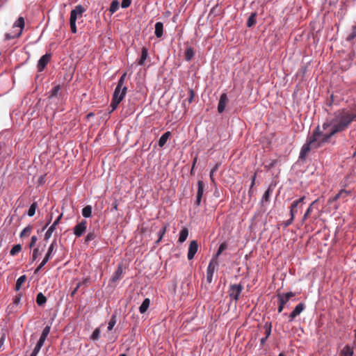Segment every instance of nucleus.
Returning <instances> with one entry per match:
<instances>
[{"label": "nucleus", "instance_id": "nucleus-1", "mask_svg": "<svg viewBox=\"0 0 356 356\" xmlns=\"http://www.w3.org/2000/svg\"><path fill=\"white\" fill-rule=\"evenodd\" d=\"M328 120L334 125V130L332 133H340L346 130L356 120V113L347 109H339L334 113L332 118Z\"/></svg>", "mask_w": 356, "mask_h": 356}, {"label": "nucleus", "instance_id": "nucleus-2", "mask_svg": "<svg viewBox=\"0 0 356 356\" xmlns=\"http://www.w3.org/2000/svg\"><path fill=\"white\" fill-rule=\"evenodd\" d=\"M334 130V125L327 119L325 122L323 123L322 127L318 125L313 131L312 134H317L316 138L320 141V143L322 145H323L326 143H328L330 138L337 134L332 133Z\"/></svg>", "mask_w": 356, "mask_h": 356}, {"label": "nucleus", "instance_id": "nucleus-3", "mask_svg": "<svg viewBox=\"0 0 356 356\" xmlns=\"http://www.w3.org/2000/svg\"><path fill=\"white\" fill-rule=\"evenodd\" d=\"M316 135L317 134H312L307 138V142L302 145L300 149L299 155L300 160H305L312 149H317L323 145L316 138Z\"/></svg>", "mask_w": 356, "mask_h": 356}, {"label": "nucleus", "instance_id": "nucleus-4", "mask_svg": "<svg viewBox=\"0 0 356 356\" xmlns=\"http://www.w3.org/2000/svg\"><path fill=\"white\" fill-rule=\"evenodd\" d=\"M127 87H123V88H115L113 95V99L111 103V106L112 107V109L110 111V113L113 112L114 110L117 108L119 104L124 99L127 93Z\"/></svg>", "mask_w": 356, "mask_h": 356}, {"label": "nucleus", "instance_id": "nucleus-5", "mask_svg": "<svg viewBox=\"0 0 356 356\" xmlns=\"http://www.w3.org/2000/svg\"><path fill=\"white\" fill-rule=\"evenodd\" d=\"M50 330H51L50 325H47L43 329L42 332L40 335V337L38 341L37 342V343L30 356H37V355L38 354L41 348L44 345V343L50 332Z\"/></svg>", "mask_w": 356, "mask_h": 356}, {"label": "nucleus", "instance_id": "nucleus-6", "mask_svg": "<svg viewBox=\"0 0 356 356\" xmlns=\"http://www.w3.org/2000/svg\"><path fill=\"white\" fill-rule=\"evenodd\" d=\"M19 28V31L15 33L14 35H11L10 33H6L5 35V39L6 40H11V39H13V38H19L21 34H22V29H24V17H19L17 21L15 22V24H13V29L15 28Z\"/></svg>", "mask_w": 356, "mask_h": 356}, {"label": "nucleus", "instance_id": "nucleus-7", "mask_svg": "<svg viewBox=\"0 0 356 356\" xmlns=\"http://www.w3.org/2000/svg\"><path fill=\"white\" fill-rule=\"evenodd\" d=\"M243 289L241 284H232L229 289V296L231 299L237 302L239 299L240 295Z\"/></svg>", "mask_w": 356, "mask_h": 356}, {"label": "nucleus", "instance_id": "nucleus-8", "mask_svg": "<svg viewBox=\"0 0 356 356\" xmlns=\"http://www.w3.org/2000/svg\"><path fill=\"white\" fill-rule=\"evenodd\" d=\"M352 196L351 191H346L345 189H341L339 191V193L332 198H330L328 200V203H332V202H335L338 200H341L343 202H346L348 200V197Z\"/></svg>", "mask_w": 356, "mask_h": 356}, {"label": "nucleus", "instance_id": "nucleus-9", "mask_svg": "<svg viewBox=\"0 0 356 356\" xmlns=\"http://www.w3.org/2000/svg\"><path fill=\"white\" fill-rule=\"evenodd\" d=\"M218 265V262L216 259H212L207 267V280L209 283L212 282L213 273L216 270V267Z\"/></svg>", "mask_w": 356, "mask_h": 356}, {"label": "nucleus", "instance_id": "nucleus-10", "mask_svg": "<svg viewBox=\"0 0 356 356\" xmlns=\"http://www.w3.org/2000/svg\"><path fill=\"white\" fill-rule=\"evenodd\" d=\"M85 11L83 7L81 5H78L73 9L70 13V22L76 23L78 17H81L82 14Z\"/></svg>", "mask_w": 356, "mask_h": 356}, {"label": "nucleus", "instance_id": "nucleus-11", "mask_svg": "<svg viewBox=\"0 0 356 356\" xmlns=\"http://www.w3.org/2000/svg\"><path fill=\"white\" fill-rule=\"evenodd\" d=\"M305 199V196H302V197L299 198L298 200H296L293 201L289 209H290V216L292 218H295L296 214L298 213L297 208L300 206L301 207L304 202V200Z\"/></svg>", "mask_w": 356, "mask_h": 356}, {"label": "nucleus", "instance_id": "nucleus-12", "mask_svg": "<svg viewBox=\"0 0 356 356\" xmlns=\"http://www.w3.org/2000/svg\"><path fill=\"white\" fill-rule=\"evenodd\" d=\"M87 227V221L82 220L74 227V234L76 236L80 237L86 232Z\"/></svg>", "mask_w": 356, "mask_h": 356}, {"label": "nucleus", "instance_id": "nucleus-13", "mask_svg": "<svg viewBox=\"0 0 356 356\" xmlns=\"http://www.w3.org/2000/svg\"><path fill=\"white\" fill-rule=\"evenodd\" d=\"M305 309V305L303 302H300L297 305L293 312L289 316V321L292 322L296 317L300 315Z\"/></svg>", "mask_w": 356, "mask_h": 356}, {"label": "nucleus", "instance_id": "nucleus-14", "mask_svg": "<svg viewBox=\"0 0 356 356\" xmlns=\"http://www.w3.org/2000/svg\"><path fill=\"white\" fill-rule=\"evenodd\" d=\"M51 57V55L50 54H46L40 58L38 63V70L39 72L44 70L48 63L50 61Z\"/></svg>", "mask_w": 356, "mask_h": 356}, {"label": "nucleus", "instance_id": "nucleus-15", "mask_svg": "<svg viewBox=\"0 0 356 356\" xmlns=\"http://www.w3.org/2000/svg\"><path fill=\"white\" fill-rule=\"evenodd\" d=\"M198 250V244L196 241H191L188 247L187 257L188 260H191L194 258L195 254L197 253Z\"/></svg>", "mask_w": 356, "mask_h": 356}, {"label": "nucleus", "instance_id": "nucleus-16", "mask_svg": "<svg viewBox=\"0 0 356 356\" xmlns=\"http://www.w3.org/2000/svg\"><path fill=\"white\" fill-rule=\"evenodd\" d=\"M228 97L226 93H222L220 95L218 104V111L220 113H222L224 112L226 105L228 103Z\"/></svg>", "mask_w": 356, "mask_h": 356}, {"label": "nucleus", "instance_id": "nucleus-17", "mask_svg": "<svg viewBox=\"0 0 356 356\" xmlns=\"http://www.w3.org/2000/svg\"><path fill=\"white\" fill-rule=\"evenodd\" d=\"M204 182L201 180L197 181V191L196 196L195 204L196 206H200L202 200V197L204 193Z\"/></svg>", "mask_w": 356, "mask_h": 356}, {"label": "nucleus", "instance_id": "nucleus-18", "mask_svg": "<svg viewBox=\"0 0 356 356\" xmlns=\"http://www.w3.org/2000/svg\"><path fill=\"white\" fill-rule=\"evenodd\" d=\"M188 97L183 102L185 112L188 110L189 105L193 102L195 97V92L192 88H188Z\"/></svg>", "mask_w": 356, "mask_h": 356}, {"label": "nucleus", "instance_id": "nucleus-19", "mask_svg": "<svg viewBox=\"0 0 356 356\" xmlns=\"http://www.w3.org/2000/svg\"><path fill=\"white\" fill-rule=\"evenodd\" d=\"M353 348L349 345H346L340 351L339 356H353Z\"/></svg>", "mask_w": 356, "mask_h": 356}, {"label": "nucleus", "instance_id": "nucleus-20", "mask_svg": "<svg viewBox=\"0 0 356 356\" xmlns=\"http://www.w3.org/2000/svg\"><path fill=\"white\" fill-rule=\"evenodd\" d=\"M123 274V268L122 265H119L115 271L113 277H112V281L115 282L121 279L122 275Z\"/></svg>", "mask_w": 356, "mask_h": 356}, {"label": "nucleus", "instance_id": "nucleus-21", "mask_svg": "<svg viewBox=\"0 0 356 356\" xmlns=\"http://www.w3.org/2000/svg\"><path fill=\"white\" fill-rule=\"evenodd\" d=\"M318 199H316V200L313 201L311 204L309 205V207H308V209H307L306 212L305 213L304 216H303V218H302V221H305L308 217L310 216V214L312 213L313 209H314L315 207V205L317 204V202H318Z\"/></svg>", "mask_w": 356, "mask_h": 356}, {"label": "nucleus", "instance_id": "nucleus-22", "mask_svg": "<svg viewBox=\"0 0 356 356\" xmlns=\"http://www.w3.org/2000/svg\"><path fill=\"white\" fill-rule=\"evenodd\" d=\"M154 33L157 38L162 37L163 34V25L162 22H158L155 24Z\"/></svg>", "mask_w": 356, "mask_h": 356}, {"label": "nucleus", "instance_id": "nucleus-23", "mask_svg": "<svg viewBox=\"0 0 356 356\" xmlns=\"http://www.w3.org/2000/svg\"><path fill=\"white\" fill-rule=\"evenodd\" d=\"M170 135V131H166L165 133H164L159 140V146L161 147H163L165 145L168 140L169 139Z\"/></svg>", "mask_w": 356, "mask_h": 356}, {"label": "nucleus", "instance_id": "nucleus-24", "mask_svg": "<svg viewBox=\"0 0 356 356\" xmlns=\"http://www.w3.org/2000/svg\"><path fill=\"white\" fill-rule=\"evenodd\" d=\"M278 300H279V306L277 308L278 313H281L284 307V305L288 302L287 300H286L283 296H282L280 294L277 295Z\"/></svg>", "mask_w": 356, "mask_h": 356}, {"label": "nucleus", "instance_id": "nucleus-25", "mask_svg": "<svg viewBox=\"0 0 356 356\" xmlns=\"http://www.w3.org/2000/svg\"><path fill=\"white\" fill-rule=\"evenodd\" d=\"M188 235V229L186 227L183 228L180 231L178 241L181 243H184L186 240Z\"/></svg>", "mask_w": 356, "mask_h": 356}, {"label": "nucleus", "instance_id": "nucleus-26", "mask_svg": "<svg viewBox=\"0 0 356 356\" xmlns=\"http://www.w3.org/2000/svg\"><path fill=\"white\" fill-rule=\"evenodd\" d=\"M150 300L149 298H145L141 305L139 307V312L141 314H144L147 310L148 307H149Z\"/></svg>", "mask_w": 356, "mask_h": 356}, {"label": "nucleus", "instance_id": "nucleus-27", "mask_svg": "<svg viewBox=\"0 0 356 356\" xmlns=\"http://www.w3.org/2000/svg\"><path fill=\"white\" fill-rule=\"evenodd\" d=\"M57 243L56 240H54L50 246L49 247L48 251L44 257V258L47 259H50L51 257L52 252H54V249L56 248Z\"/></svg>", "mask_w": 356, "mask_h": 356}, {"label": "nucleus", "instance_id": "nucleus-28", "mask_svg": "<svg viewBox=\"0 0 356 356\" xmlns=\"http://www.w3.org/2000/svg\"><path fill=\"white\" fill-rule=\"evenodd\" d=\"M147 55H148L147 49L146 47H143L142 48V51H141V56L138 61V64L140 65H143L145 63V61L147 59Z\"/></svg>", "mask_w": 356, "mask_h": 356}, {"label": "nucleus", "instance_id": "nucleus-29", "mask_svg": "<svg viewBox=\"0 0 356 356\" xmlns=\"http://www.w3.org/2000/svg\"><path fill=\"white\" fill-rule=\"evenodd\" d=\"M47 302V298L42 294V293H38L36 296V302L39 306H43Z\"/></svg>", "mask_w": 356, "mask_h": 356}, {"label": "nucleus", "instance_id": "nucleus-30", "mask_svg": "<svg viewBox=\"0 0 356 356\" xmlns=\"http://www.w3.org/2000/svg\"><path fill=\"white\" fill-rule=\"evenodd\" d=\"M256 17L257 13H252L250 16L248 17L247 21V26L248 27H252L256 24Z\"/></svg>", "mask_w": 356, "mask_h": 356}, {"label": "nucleus", "instance_id": "nucleus-31", "mask_svg": "<svg viewBox=\"0 0 356 356\" xmlns=\"http://www.w3.org/2000/svg\"><path fill=\"white\" fill-rule=\"evenodd\" d=\"M26 280V275H22L20 276L16 282L15 284V290L19 291L22 286V285L25 282Z\"/></svg>", "mask_w": 356, "mask_h": 356}, {"label": "nucleus", "instance_id": "nucleus-32", "mask_svg": "<svg viewBox=\"0 0 356 356\" xmlns=\"http://www.w3.org/2000/svg\"><path fill=\"white\" fill-rule=\"evenodd\" d=\"M116 322H117V316L115 314H113L111 317V319L108 322V331H111L113 330V327L116 324Z\"/></svg>", "mask_w": 356, "mask_h": 356}, {"label": "nucleus", "instance_id": "nucleus-33", "mask_svg": "<svg viewBox=\"0 0 356 356\" xmlns=\"http://www.w3.org/2000/svg\"><path fill=\"white\" fill-rule=\"evenodd\" d=\"M185 59L187 61H190L194 56V51L192 47H188L185 51Z\"/></svg>", "mask_w": 356, "mask_h": 356}, {"label": "nucleus", "instance_id": "nucleus-34", "mask_svg": "<svg viewBox=\"0 0 356 356\" xmlns=\"http://www.w3.org/2000/svg\"><path fill=\"white\" fill-rule=\"evenodd\" d=\"M91 214H92V207H91V206L88 205V206L85 207L82 209V215H83V217L89 218V217L91 216Z\"/></svg>", "mask_w": 356, "mask_h": 356}, {"label": "nucleus", "instance_id": "nucleus-35", "mask_svg": "<svg viewBox=\"0 0 356 356\" xmlns=\"http://www.w3.org/2000/svg\"><path fill=\"white\" fill-rule=\"evenodd\" d=\"M227 248V244L224 242V243H222L219 248H218V250L215 255V257L213 258V259H216L221 254V253Z\"/></svg>", "mask_w": 356, "mask_h": 356}, {"label": "nucleus", "instance_id": "nucleus-36", "mask_svg": "<svg viewBox=\"0 0 356 356\" xmlns=\"http://www.w3.org/2000/svg\"><path fill=\"white\" fill-rule=\"evenodd\" d=\"M265 330V337L268 338L271 334L272 325L271 323L266 322L264 325Z\"/></svg>", "mask_w": 356, "mask_h": 356}, {"label": "nucleus", "instance_id": "nucleus-37", "mask_svg": "<svg viewBox=\"0 0 356 356\" xmlns=\"http://www.w3.org/2000/svg\"><path fill=\"white\" fill-rule=\"evenodd\" d=\"M22 250V245L20 244L15 245L10 251V254L12 256L17 254Z\"/></svg>", "mask_w": 356, "mask_h": 356}, {"label": "nucleus", "instance_id": "nucleus-38", "mask_svg": "<svg viewBox=\"0 0 356 356\" xmlns=\"http://www.w3.org/2000/svg\"><path fill=\"white\" fill-rule=\"evenodd\" d=\"M100 332H101L100 329H99V327L96 328V329L93 331V332H92V335H91V337H90V339H91L92 340H93V341H97V340H98V339H99Z\"/></svg>", "mask_w": 356, "mask_h": 356}, {"label": "nucleus", "instance_id": "nucleus-39", "mask_svg": "<svg viewBox=\"0 0 356 356\" xmlns=\"http://www.w3.org/2000/svg\"><path fill=\"white\" fill-rule=\"evenodd\" d=\"M32 230L31 226L26 227L20 233V237L23 238L24 236H29Z\"/></svg>", "mask_w": 356, "mask_h": 356}, {"label": "nucleus", "instance_id": "nucleus-40", "mask_svg": "<svg viewBox=\"0 0 356 356\" xmlns=\"http://www.w3.org/2000/svg\"><path fill=\"white\" fill-rule=\"evenodd\" d=\"M38 207V204L37 202H33L31 207H29V211H28V215L29 216H34L35 213V210H36V208Z\"/></svg>", "mask_w": 356, "mask_h": 356}, {"label": "nucleus", "instance_id": "nucleus-41", "mask_svg": "<svg viewBox=\"0 0 356 356\" xmlns=\"http://www.w3.org/2000/svg\"><path fill=\"white\" fill-rule=\"evenodd\" d=\"M166 229H167V225H164L161 229L160 231L158 233V235H159V238L158 240L156 241V243H159L161 240L162 239L163 235L165 234V232H166Z\"/></svg>", "mask_w": 356, "mask_h": 356}, {"label": "nucleus", "instance_id": "nucleus-42", "mask_svg": "<svg viewBox=\"0 0 356 356\" xmlns=\"http://www.w3.org/2000/svg\"><path fill=\"white\" fill-rule=\"evenodd\" d=\"M126 76H127V73H124L121 76V77L120 78V79H119V81L118 82V85H117L116 88H123V87H125L124 86V81H125Z\"/></svg>", "mask_w": 356, "mask_h": 356}, {"label": "nucleus", "instance_id": "nucleus-43", "mask_svg": "<svg viewBox=\"0 0 356 356\" xmlns=\"http://www.w3.org/2000/svg\"><path fill=\"white\" fill-rule=\"evenodd\" d=\"M273 191L270 188H268L262 197V202H268L269 201L270 195L272 193Z\"/></svg>", "mask_w": 356, "mask_h": 356}, {"label": "nucleus", "instance_id": "nucleus-44", "mask_svg": "<svg viewBox=\"0 0 356 356\" xmlns=\"http://www.w3.org/2000/svg\"><path fill=\"white\" fill-rule=\"evenodd\" d=\"M119 8V3L117 1H112V3H111V6H110V11L111 13H114L115 12L117 11V10Z\"/></svg>", "mask_w": 356, "mask_h": 356}, {"label": "nucleus", "instance_id": "nucleus-45", "mask_svg": "<svg viewBox=\"0 0 356 356\" xmlns=\"http://www.w3.org/2000/svg\"><path fill=\"white\" fill-rule=\"evenodd\" d=\"M54 230V226H50L44 234V240L47 241L50 238Z\"/></svg>", "mask_w": 356, "mask_h": 356}, {"label": "nucleus", "instance_id": "nucleus-46", "mask_svg": "<svg viewBox=\"0 0 356 356\" xmlns=\"http://www.w3.org/2000/svg\"><path fill=\"white\" fill-rule=\"evenodd\" d=\"M356 37V25L353 26L351 29L350 33L347 37V40H352Z\"/></svg>", "mask_w": 356, "mask_h": 356}, {"label": "nucleus", "instance_id": "nucleus-47", "mask_svg": "<svg viewBox=\"0 0 356 356\" xmlns=\"http://www.w3.org/2000/svg\"><path fill=\"white\" fill-rule=\"evenodd\" d=\"M48 261H49V259L44 258L40 264V265L35 270L34 273L37 274L43 268V266L47 263Z\"/></svg>", "mask_w": 356, "mask_h": 356}, {"label": "nucleus", "instance_id": "nucleus-48", "mask_svg": "<svg viewBox=\"0 0 356 356\" xmlns=\"http://www.w3.org/2000/svg\"><path fill=\"white\" fill-rule=\"evenodd\" d=\"M60 89V88L59 85L54 86L52 88L51 91V95L50 96L51 97H56L58 95V93Z\"/></svg>", "mask_w": 356, "mask_h": 356}, {"label": "nucleus", "instance_id": "nucleus-49", "mask_svg": "<svg viewBox=\"0 0 356 356\" xmlns=\"http://www.w3.org/2000/svg\"><path fill=\"white\" fill-rule=\"evenodd\" d=\"M95 238V234L94 232H90L87 234L85 241L86 243H88L90 241H92Z\"/></svg>", "mask_w": 356, "mask_h": 356}, {"label": "nucleus", "instance_id": "nucleus-50", "mask_svg": "<svg viewBox=\"0 0 356 356\" xmlns=\"http://www.w3.org/2000/svg\"><path fill=\"white\" fill-rule=\"evenodd\" d=\"M41 254V252L39 251V249L38 248H35L33 251V254H32V261H34L35 260H36V259L38 258V257L39 255Z\"/></svg>", "mask_w": 356, "mask_h": 356}, {"label": "nucleus", "instance_id": "nucleus-51", "mask_svg": "<svg viewBox=\"0 0 356 356\" xmlns=\"http://www.w3.org/2000/svg\"><path fill=\"white\" fill-rule=\"evenodd\" d=\"M282 296H283L287 301L289 300V299L295 296V293L293 292H288L286 293H282L280 294Z\"/></svg>", "mask_w": 356, "mask_h": 356}, {"label": "nucleus", "instance_id": "nucleus-52", "mask_svg": "<svg viewBox=\"0 0 356 356\" xmlns=\"http://www.w3.org/2000/svg\"><path fill=\"white\" fill-rule=\"evenodd\" d=\"M255 179H256V173H254V175L251 178L252 183H251V186H250V188L248 191L249 195H251L253 192L252 188H253V186L254 185Z\"/></svg>", "mask_w": 356, "mask_h": 356}, {"label": "nucleus", "instance_id": "nucleus-53", "mask_svg": "<svg viewBox=\"0 0 356 356\" xmlns=\"http://www.w3.org/2000/svg\"><path fill=\"white\" fill-rule=\"evenodd\" d=\"M131 0H122L121 3V6L123 8H127L131 5Z\"/></svg>", "mask_w": 356, "mask_h": 356}, {"label": "nucleus", "instance_id": "nucleus-54", "mask_svg": "<svg viewBox=\"0 0 356 356\" xmlns=\"http://www.w3.org/2000/svg\"><path fill=\"white\" fill-rule=\"evenodd\" d=\"M38 240V238L37 236H33L31 237V243L29 244V248H32L33 246H35V243H36V241Z\"/></svg>", "mask_w": 356, "mask_h": 356}, {"label": "nucleus", "instance_id": "nucleus-55", "mask_svg": "<svg viewBox=\"0 0 356 356\" xmlns=\"http://www.w3.org/2000/svg\"><path fill=\"white\" fill-rule=\"evenodd\" d=\"M293 220H294V218H292V217L291 216V218H290L289 220H286V221H284V222H283L284 226L285 227H286L289 226L291 224H292V222H293Z\"/></svg>", "mask_w": 356, "mask_h": 356}, {"label": "nucleus", "instance_id": "nucleus-56", "mask_svg": "<svg viewBox=\"0 0 356 356\" xmlns=\"http://www.w3.org/2000/svg\"><path fill=\"white\" fill-rule=\"evenodd\" d=\"M70 29H71L72 32L73 33H76V23H74V22H70Z\"/></svg>", "mask_w": 356, "mask_h": 356}, {"label": "nucleus", "instance_id": "nucleus-57", "mask_svg": "<svg viewBox=\"0 0 356 356\" xmlns=\"http://www.w3.org/2000/svg\"><path fill=\"white\" fill-rule=\"evenodd\" d=\"M62 217H63V214H60L51 226H54V228L56 229V225L59 223Z\"/></svg>", "mask_w": 356, "mask_h": 356}, {"label": "nucleus", "instance_id": "nucleus-58", "mask_svg": "<svg viewBox=\"0 0 356 356\" xmlns=\"http://www.w3.org/2000/svg\"><path fill=\"white\" fill-rule=\"evenodd\" d=\"M21 297L22 296L20 294H18L17 296H16L15 298H14L13 303L15 305L19 304L21 300Z\"/></svg>", "mask_w": 356, "mask_h": 356}, {"label": "nucleus", "instance_id": "nucleus-59", "mask_svg": "<svg viewBox=\"0 0 356 356\" xmlns=\"http://www.w3.org/2000/svg\"><path fill=\"white\" fill-rule=\"evenodd\" d=\"M219 165H220V164H219V163H216V164L213 166V168L211 169V172H213V173H215V172L218 170V168H219Z\"/></svg>", "mask_w": 356, "mask_h": 356}, {"label": "nucleus", "instance_id": "nucleus-60", "mask_svg": "<svg viewBox=\"0 0 356 356\" xmlns=\"http://www.w3.org/2000/svg\"><path fill=\"white\" fill-rule=\"evenodd\" d=\"M5 339V336L2 335L0 338V348L2 347Z\"/></svg>", "mask_w": 356, "mask_h": 356}, {"label": "nucleus", "instance_id": "nucleus-61", "mask_svg": "<svg viewBox=\"0 0 356 356\" xmlns=\"http://www.w3.org/2000/svg\"><path fill=\"white\" fill-rule=\"evenodd\" d=\"M267 339H268V338H267V337H265L261 339L260 342H261V346H264V343H266V341Z\"/></svg>", "mask_w": 356, "mask_h": 356}, {"label": "nucleus", "instance_id": "nucleus-62", "mask_svg": "<svg viewBox=\"0 0 356 356\" xmlns=\"http://www.w3.org/2000/svg\"><path fill=\"white\" fill-rule=\"evenodd\" d=\"M51 220H52V216H51L49 217V218L48 219V221H47V224L45 225L44 227L43 228V229H44L49 225V223L51 222Z\"/></svg>", "mask_w": 356, "mask_h": 356}, {"label": "nucleus", "instance_id": "nucleus-63", "mask_svg": "<svg viewBox=\"0 0 356 356\" xmlns=\"http://www.w3.org/2000/svg\"><path fill=\"white\" fill-rule=\"evenodd\" d=\"M213 175H214V173L213 172H210L209 177L212 182H214Z\"/></svg>", "mask_w": 356, "mask_h": 356}, {"label": "nucleus", "instance_id": "nucleus-64", "mask_svg": "<svg viewBox=\"0 0 356 356\" xmlns=\"http://www.w3.org/2000/svg\"><path fill=\"white\" fill-rule=\"evenodd\" d=\"M316 210L318 211V214L314 217V220H316L321 216V211L318 210V208H316Z\"/></svg>", "mask_w": 356, "mask_h": 356}]
</instances>
